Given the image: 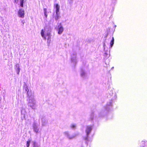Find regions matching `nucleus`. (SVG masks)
Segmentation results:
<instances>
[{
	"label": "nucleus",
	"instance_id": "1",
	"mask_svg": "<svg viewBox=\"0 0 147 147\" xmlns=\"http://www.w3.org/2000/svg\"><path fill=\"white\" fill-rule=\"evenodd\" d=\"M23 89L26 93L27 96H28V104L32 109H35L37 105L36 104V100L34 98L33 95H29V89L27 84L24 82L23 86Z\"/></svg>",
	"mask_w": 147,
	"mask_h": 147
},
{
	"label": "nucleus",
	"instance_id": "2",
	"mask_svg": "<svg viewBox=\"0 0 147 147\" xmlns=\"http://www.w3.org/2000/svg\"><path fill=\"white\" fill-rule=\"evenodd\" d=\"M112 102L113 100H112L107 102L106 105L104 107L99 113L100 116L101 117L106 115L108 111L111 110L112 107Z\"/></svg>",
	"mask_w": 147,
	"mask_h": 147
},
{
	"label": "nucleus",
	"instance_id": "3",
	"mask_svg": "<svg viewBox=\"0 0 147 147\" xmlns=\"http://www.w3.org/2000/svg\"><path fill=\"white\" fill-rule=\"evenodd\" d=\"M70 61L71 65L72 66H75L78 62L77 53L76 52L73 51L71 52Z\"/></svg>",
	"mask_w": 147,
	"mask_h": 147
},
{
	"label": "nucleus",
	"instance_id": "4",
	"mask_svg": "<svg viewBox=\"0 0 147 147\" xmlns=\"http://www.w3.org/2000/svg\"><path fill=\"white\" fill-rule=\"evenodd\" d=\"M41 36L43 38L44 40H46L47 36L51 34L50 31L47 27H45L42 29L40 32Z\"/></svg>",
	"mask_w": 147,
	"mask_h": 147
},
{
	"label": "nucleus",
	"instance_id": "5",
	"mask_svg": "<svg viewBox=\"0 0 147 147\" xmlns=\"http://www.w3.org/2000/svg\"><path fill=\"white\" fill-rule=\"evenodd\" d=\"M92 126L89 125L87 126L85 130L86 136L84 137V139L86 141V144H88L87 141H88V136L90 134L92 129Z\"/></svg>",
	"mask_w": 147,
	"mask_h": 147
},
{
	"label": "nucleus",
	"instance_id": "6",
	"mask_svg": "<svg viewBox=\"0 0 147 147\" xmlns=\"http://www.w3.org/2000/svg\"><path fill=\"white\" fill-rule=\"evenodd\" d=\"M80 74L81 78L83 80L86 79L88 78L86 72L83 69L80 70Z\"/></svg>",
	"mask_w": 147,
	"mask_h": 147
},
{
	"label": "nucleus",
	"instance_id": "7",
	"mask_svg": "<svg viewBox=\"0 0 147 147\" xmlns=\"http://www.w3.org/2000/svg\"><path fill=\"white\" fill-rule=\"evenodd\" d=\"M54 9L55 10L57 15V16L55 17V19L56 20H57L58 18V14H59V6L58 4H56L54 5Z\"/></svg>",
	"mask_w": 147,
	"mask_h": 147
},
{
	"label": "nucleus",
	"instance_id": "8",
	"mask_svg": "<svg viewBox=\"0 0 147 147\" xmlns=\"http://www.w3.org/2000/svg\"><path fill=\"white\" fill-rule=\"evenodd\" d=\"M78 134H74L72 135H71L68 132H65V136L69 139H72L75 138L77 136Z\"/></svg>",
	"mask_w": 147,
	"mask_h": 147
},
{
	"label": "nucleus",
	"instance_id": "9",
	"mask_svg": "<svg viewBox=\"0 0 147 147\" xmlns=\"http://www.w3.org/2000/svg\"><path fill=\"white\" fill-rule=\"evenodd\" d=\"M32 127L34 131L36 134L38 133L39 130L38 125L36 123H34L33 124Z\"/></svg>",
	"mask_w": 147,
	"mask_h": 147
},
{
	"label": "nucleus",
	"instance_id": "10",
	"mask_svg": "<svg viewBox=\"0 0 147 147\" xmlns=\"http://www.w3.org/2000/svg\"><path fill=\"white\" fill-rule=\"evenodd\" d=\"M18 13L19 17L23 18L24 17V11L22 9H20L18 11Z\"/></svg>",
	"mask_w": 147,
	"mask_h": 147
},
{
	"label": "nucleus",
	"instance_id": "11",
	"mask_svg": "<svg viewBox=\"0 0 147 147\" xmlns=\"http://www.w3.org/2000/svg\"><path fill=\"white\" fill-rule=\"evenodd\" d=\"M15 69L16 71L17 74L19 75L20 71V68L19 64L17 63L15 65Z\"/></svg>",
	"mask_w": 147,
	"mask_h": 147
},
{
	"label": "nucleus",
	"instance_id": "12",
	"mask_svg": "<svg viewBox=\"0 0 147 147\" xmlns=\"http://www.w3.org/2000/svg\"><path fill=\"white\" fill-rule=\"evenodd\" d=\"M32 145L33 147H40V145L36 141L32 142Z\"/></svg>",
	"mask_w": 147,
	"mask_h": 147
},
{
	"label": "nucleus",
	"instance_id": "13",
	"mask_svg": "<svg viewBox=\"0 0 147 147\" xmlns=\"http://www.w3.org/2000/svg\"><path fill=\"white\" fill-rule=\"evenodd\" d=\"M58 27L59 28V30L58 33L59 34H60L62 33L63 31V27L61 26H59Z\"/></svg>",
	"mask_w": 147,
	"mask_h": 147
},
{
	"label": "nucleus",
	"instance_id": "14",
	"mask_svg": "<svg viewBox=\"0 0 147 147\" xmlns=\"http://www.w3.org/2000/svg\"><path fill=\"white\" fill-rule=\"evenodd\" d=\"M47 36V43L48 45H49L50 43L51 42V34Z\"/></svg>",
	"mask_w": 147,
	"mask_h": 147
},
{
	"label": "nucleus",
	"instance_id": "15",
	"mask_svg": "<svg viewBox=\"0 0 147 147\" xmlns=\"http://www.w3.org/2000/svg\"><path fill=\"white\" fill-rule=\"evenodd\" d=\"M70 128L73 129H76V125L75 124H72L70 125Z\"/></svg>",
	"mask_w": 147,
	"mask_h": 147
},
{
	"label": "nucleus",
	"instance_id": "16",
	"mask_svg": "<svg viewBox=\"0 0 147 147\" xmlns=\"http://www.w3.org/2000/svg\"><path fill=\"white\" fill-rule=\"evenodd\" d=\"M44 12L45 14V16L47 18V9L46 8L44 9Z\"/></svg>",
	"mask_w": 147,
	"mask_h": 147
},
{
	"label": "nucleus",
	"instance_id": "17",
	"mask_svg": "<svg viewBox=\"0 0 147 147\" xmlns=\"http://www.w3.org/2000/svg\"><path fill=\"white\" fill-rule=\"evenodd\" d=\"M114 43V38L113 37L112 39L110 42V45L111 47H112L113 46Z\"/></svg>",
	"mask_w": 147,
	"mask_h": 147
},
{
	"label": "nucleus",
	"instance_id": "18",
	"mask_svg": "<svg viewBox=\"0 0 147 147\" xmlns=\"http://www.w3.org/2000/svg\"><path fill=\"white\" fill-rule=\"evenodd\" d=\"M20 6L21 7H23L24 0H20Z\"/></svg>",
	"mask_w": 147,
	"mask_h": 147
},
{
	"label": "nucleus",
	"instance_id": "19",
	"mask_svg": "<svg viewBox=\"0 0 147 147\" xmlns=\"http://www.w3.org/2000/svg\"><path fill=\"white\" fill-rule=\"evenodd\" d=\"M30 140H29L27 142L26 146L27 147H29L30 145Z\"/></svg>",
	"mask_w": 147,
	"mask_h": 147
},
{
	"label": "nucleus",
	"instance_id": "20",
	"mask_svg": "<svg viewBox=\"0 0 147 147\" xmlns=\"http://www.w3.org/2000/svg\"><path fill=\"white\" fill-rule=\"evenodd\" d=\"M94 113H92V114H91L90 117V118L92 120L93 119L94 117Z\"/></svg>",
	"mask_w": 147,
	"mask_h": 147
},
{
	"label": "nucleus",
	"instance_id": "21",
	"mask_svg": "<svg viewBox=\"0 0 147 147\" xmlns=\"http://www.w3.org/2000/svg\"><path fill=\"white\" fill-rule=\"evenodd\" d=\"M42 126H45L46 124H47V121H46L45 122H44V121L42 120Z\"/></svg>",
	"mask_w": 147,
	"mask_h": 147
},
{
	"label": "nucleus",
	"instance_id": "22",
	"mask_svg": "<svg viewBox=\"0 0 147 147\" xmlns=\"http://www.w3.org/2000/svg\"><path fill=\"white\" fill-rule=\"evenodd\" d=\"M145 143V142L144 141H142V145H143V144L144 145ZM142 146H144L142 145Z\"/></svg>",
	"mask_w": 147,
	"mask_h": 147
},
{
	"label": "nucleus",
	"instance_id": "23",
	"mask_svg": "<svg viewBox=\"0 0 147 147\" xmlns=\"http://www.w3.org/2000/svg\"><path fill=\"white\" fill-rule=\"evenodd\" d=\"M22 23L24 25V20H22Z\"/></svg>",
	"mask_w": 147,
	"mask_h": 147
},
{
	"label": "nucleus",
	"instance_id": "24",
	"mask_svg": "<svg viewBox=\"0 0 147 147\" xmlns=\"http://www.w3.org/2000/svg\"><path fill=\"white\" fill-rule=\"evenodd\" d=\"M114 67H112L111 68V69H114Z\"/></svg>",
	"mask_w": 147,
	"mask_h": 147
},
{
	"label": "nucleus",
	"instance_id": "25",
	"mask_svg": "<svg viewBox=\"0 0 147 147\" xmlns=\"http://www.w3.org/2000/svg\"><path fill=\"white\" fill-rule=\"evenodd\" d=\"M113 94V93H112L110 95V96H111V95L112 96V95Z\"/></svg>",
	"mask_w": 147,
	"mask_h": 147
},
{
	"label": "nucleus",
	"instance_id": "26",
	"mask_svg": "<svg viewBox=\"0 0 147 147\" xmlns=\"http://www.w3.org/2000/svg\"><path fill=\"white\" fill-rule=\"evenodd\" d=\"M105 44L104 43V45H103L104 47H105Z\"/></svg>",
	"mask_w": 147,
	"mask_h": 147
}]
</instances>
